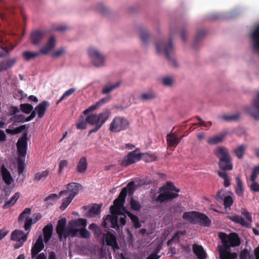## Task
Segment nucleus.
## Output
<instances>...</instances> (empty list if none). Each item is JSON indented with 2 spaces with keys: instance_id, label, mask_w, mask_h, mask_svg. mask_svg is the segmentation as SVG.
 <instances>
[{
  "instance_id": "f257e3e1",
  "label": "nucleus",
  "mask_w": 259,
  "mask_h": 259,
  "mask_svg": "<svg viewBox=\"0 0 259 259\" xmlns=\"http://www.w3.org/2000/svg\"><path fill=\"white\" fill-rule=\"evenodd\" d=\"M218 236L223 244L218 246L220 259H237V253L231 252L230 247L240 245L241 240L238 234L232 233L227 235L224 232H219Z\"/></svg>"
},
{
  "instance_id": "f03ea898",
  "label": "nucleus",
  "mask_w": 259,
  "mask_h": 259,
  "mask_svg": "<svg viewBox=\"0 0 259 259\" xmlns=\"http://www.w3.org/2000/svg\"><path fill=\"white\" fill-rule=\"evenodd\" d=\"M110 115V110L106 109L99 114H89L85 119L81 116L76 123V128L78 130H85L87 127V123L94 126V127L89 132L88 136H90L92 133L97 132L108 119Z\"/></svg>"
},
{
  "instance_id": "7ed1b4c3",
  "label": "nucleus",
  "mask_w": 259,
  "mask_h": 259,
  "mask_svg": "<svg viewBox=\"0 0 259 259\" xmlns=\"http://www.w3.org/2000/svg\"><path fill=\"white\" fill-rule=\"evenodd\" d=\"M174 32L170 30V38L169 40H161L156 44V50L158 53H163L169 63L174 67H178V64L174 56L175 50L172 42V37Z\"/></svg>"
},
{
  "instance_id": "20e7f679",
  "label": "nucleus",
  "mask_w": 259,
  "mask_h": 259,
  "mask_svg": "<svg viewBox=\"0 0 259 259\" xmlns=\"http://www.w3.org/2000/svg\"><path fill=\"white\" fill-rule=\"evenodd\" d=\"M130 125V121L125 117L115 116L111 122L109 130L114 133H119L128 128Z\"/></svg>"
},
{
  "instance_id": "39448f33",
  "label": "nucleus",
  "mask_w": 259,
  "mask_h": 259,
  "mask_svg": "<svg viewBox=\"0 0 259 259\" xmlns=\"http://www.w3.org/2000/svg\"><path fill=\"white\" fill-rule=\"evenodd\" d=\"M241 214L245 218V219L238 215L231 216L230 217V219L232 222L239 224L244 227L250 228L252 222L251 214L245 209L241 210Z\"/></svg>"
},
{
  "instance_id": "423d86ee",
  "label": "nucleus",
  "mask_w": 259,
  "mask_h": 259,
  "mask_svg": "<svg viewBox=\"0 0 259 259\" xmlns=\"http://www.w3.org/2000/svg\"><path fill=\"white\" fill-rule=\"evenodd\" d=\"M142 159V153L139 152V149L129 152L122 160L121 165L126 167L131 164L136 163Z\"/></svg>"
},
{
  "instance_id": "0eeeda50",
  "label": "nucleus",
  "mask_w": 259,
  "mask_h": 259,
  "mask_svg": "<svg viewBox=\"0 0 259 259\" xmlns=\"http://www.w3.org/2000/svg\"><path fill=\"white\" fill-rule=\"evenodd\" d=\"M88 55L95 66L99 67L104 65V57L97 50L92 48H90L88 50Z\"/></svg>"
},
{
  "instance_id": "6e6552de",
  "label": "nucleus",
  "mask_w": 259,
  "mask_h": 259,
  "mask_svg": "<svg viewBox=\"0 0 259 259\" xmlns=\"http://www.w3.org/2000/svg\"><path fill=\"white\" fill-rule=\"evenodd\" d=\"M27 133H24L17 143V147L19 156L24 157L26 154L27 145Z\"/></svg>"
},
{
  "instance_id": "1a4fd4ad",
  "label": "nucleus",
  "mask_w": 259,
  "mask_h": 259,
  "mask_svg": "<svg viewBox=\"0 0 259 259\" xmlns=\"http://www.w3.org/2000/svg\"><path fill=\"white\" fill-rule=\"evenodd\" d=\"M66 219L65 218L58 220L56 230L60 240H61L62 237L65 239L68 237H65L66 234L68 233V226L66 227Z\"/></svg>"
},
{
  "instance_id": "9d476101",
  "label": "nucleus",
  "mask_w": 259,
  "mask_h": 259,
  "mask_svg": "<svg viewBox=\"0 0 259 259\" xmlns=\"http://www.w3.org/2000/svg\"><path fill=\"white\" fill-rule=\"evenodd\" d=\"M68 233H67L65 237H69L71 236L72 237H76L79 236L80 237L83 238H90L91 234L90 233L85 229H72L68 228Z\"/></svg>"
},
{
  "instance_id": "9b49d317",
  "label": "nucleus",
  "mask_w": 259,
  "mask_h": 259,
  "mask_svg": "<svg viewBox=\"0 0 259 259\" xmlns=\"http://www.w3.org/2000/svg\"><path fill=\"white\" fill-rule=\"evenodd\" d=\"M253 106L246 108V112L253 117L255 120H259V93L257 97L253 100Z\"/></svg>"
},
{
  "instance_id": "f8f14e48",
  "label": "nucleus",
  "mask_w": 259,
  "mask_h": 259,
  "mask_svg": "<svg viewBox=\"0 0 259 259\" xmlns=\"http://www.w3.org/2000/svg\"><path fill=\"white\" fill-rule=\"evenodd\" d=\"M163 191V192L161 193L157 196L156 198L157 201L160 202V203L170 201L179 196L178 193H173L169 191Z\"/></svg>"
},
{
  "instance_id": "ddd939ff",
  "label": "nucleus",
  "mask_w": 259,
  "mask_h": 259,
  "mask_svg": "<svg viewBox=\"0 0 259 259\" xmlns=\"http://www.w3.org/2000/svg\"><path fill=\"white\" fill-rule=\"evenodd\" d=\"M44 248V244L43 239L41 235L39 236L36 241L31 248V255L32 259L35 258L36 256Z\"/></svg>"
},
{
  "instance_id": "4468645a",
  "label": "nucleus",
  "mask_w": 259,
  "mask_h": 259,
  "mask_svg": "<svg viewBox=\"0 0 259 259\" xmlns=\"http://www.w3.org/2000/svg\"><path fill=\"white\" fill-rule=\"evenodd\" d=\"M250 38L254 50L259 53V23L252 30L250 34Z\"/></svg>"
},
{
  "instance_id": "2eb2a0df",
  "label": "nucleus",
  "mask_w": 259,
  "mask_h": 259,
  "mask_svg": "<svg viewBox=\"0 0 259 259\" xmlns=\"http://www.w3.org/2000/svg\"><path fill=\"white\" fill-rule=\"evenodd\" d=\"M50 105L48 101H44L35 107L34 111H35V113H37L39 118H41L45 115L47 109Z\"/></svg>"
},
{
  "instance_id": "dca6fc26",
  "label": "nucleus",
  "mask_w": 259,
  "mask_h": 259,
  "mask_svg": "<svg viewBox=\"0 0 259 259\" xmlns=\"http://www.w3.org/2000/svg\"><path fill=\"white\" fill-rule=\"evenodd\" d=\"M213 152L219 160L231 157L228 149L223 146L218 147Z\"/></svg>"
},
{
  "instance_id": "f3484780",
  "label": "nucleus",
  "mask_w": 259,
  "mask_h": 259,
  "mask_svg": "<svg viewBox=\"0 0 259 259\" xmlns=\"http://www.w3.org/2000/svg\"><path fill=\"white\" fill-rule=\"evenodd\" d=\"M104 238L107 245L112 246L114 249H118L119 248L116 237L113 234L108 231L106 233V236H104Z\"/></svg>"
},
{
  "instance_id": "a211bd4d",
  "label": "nucleus",
  "mask_w": 259,
  "mask_h": 259,
  "mask_svg": "<svg viewBox=\"0 0 259 259\" xmlns=\"http://www.w3.org/2000/svg\"><path fill=\"white\" fill-rule=\"evenodd\" d=\"M111 223V227L116 228L118 227V217L117 216H113L110 214L106 215L102 222V225L105 228L108 227V224Z\"/></svg>"
},
{
  "instance_id": "6ab92c4d",
  "label": "nucleus",
  "mask_w": 259,
  "mask_h": 259,
  "mask_svg": "<svg viewBox=\"0 0 259 259\" xmlns=\"http://www.w3.org/2000/svg\"><path fill=\"white\" fill-rule=\"evenodd\" d=\"M196 224L204 227H209L211 224V221L206 214L198 211Z\"/></svg>"
},
{
  "instance_id": "aec40b11",
  "label": "nucleus",
  "mask_w": 259,
  "mask_h": 259,
  "mask_svg": "<svg viewBox=\"0 0 259 259\" xmlns=\"http://www.w3.org/2000/svg\"><path fill=\"white\" fill-rule=\"evenodd\" d=\"M220 168L223 171L231 170L233 169V163L231 157L221 159L219 162Z\"/></svg>"
},
{
  "instance_id": "412c9836",
  "label": "nucleus",
  "mask_w": 259,
  "mask_h": 259,
  "mask_svg": "<svg viewBox=\"0 0 259 259\" xmlns=\"http://www.w3.org/2000/svg\"><path fill=\"white\" fill-rule=\"evenodd\" d=\"M28 232L25 233L22 231L16 230L13 231L11 236V239L13 241H23L25 242L27 238Z\"/></svg>"
},
{
  "instance_id": "4be33fe9",
  "label": "nucleus",
  "mask_w": 259,
  "mask_h": 259,
  "mask_svg": "<svg viewBox=\"0 0 259 259\" xmlns=\"http://www.w3.org/2000/svg\"><path fill=\"white\" fill-rule=\"evenodd\" d=\"M55 45V37L54 36H52L48 40L46 45L44 47L40 49L39 52H38L39 53V54H47L51 50H52L54 48Z\"/></svg>"
},
{
  "instance_id": "5701e85b",
  "label": "nucleus",
  "mask_w": 259,
  "mask_h": 259,
  "mask_svg": "<svg viewBox=\"0 0 259 259\" xmlns=\"http://www.w3.org/2000/svg\"><path fill=\"white\" fill-rule=\"evenodd\" d=\"M81 187V185L76 183H71L68 184L67 186V190H64L67 191L64 194H67L69 193V195H71L74 197L79 192V188Z\"/></svg>"
},
{
  "instance_id": "b1692460",
  "label": "nucleus",
  "mask_w": 259,
  "mask_h": 259,
  "mask_svg": "<svg viewBox=\"0 0 259 259\" xmlns=\"http://www.w3.org/2000/svg\"><path fill=\"white\" fill-rule=\"evenodd\" d=\"M45 35L43 31L36 30L32 32L30 35L32 43L34 45L39 44Z\"/></svg>"
},
{
  "instance_id": "393cba45",
  "label": "nucleus",
  "mask_w": 259,
  "mask_h": 259,
  "mask_svg": "<svg viewBox=\"0 0 259 259\" xmlns=\"http://www.w3.org/2000/svg\"><path fill=\"white\" fill-rule=\"evenodd\" d=\"M167 143L170 147H176L180 142L181 138L174 133H170L166 136Z\"/></svg>"
},
{
  "instance_id": "a878e982",
  "label": "nucleus",
  "mask_w": 259,
  "mask_h": 259,
  "mask_svg": "<svg viewBox=\"0 0 259 259\" xmlns=\"http://www.w3.org/2000/svg\"><path fill=\"white\" fill-rule=\"evenodd\" d=\"M16 58L9 59L0 62V72L11 69L16 63Z\"/></svg>"
},
{
  "instance_id": "bb28decb",
  "label": "nucleus",
  "mask_w": 259,
  "mask_h": 259,
  "mask_svg": "<svg viewBox=\"0 0 259 259\" xmlns=\"http://www.w3.org/2000/svg\"><path fill=\"white\" fill-rule=\"evenodd\" d=\"M192 248L194 253L198 259H206V254L202 246L195 244Z\"/></svg>"
},
{
  "instance_id": "cd10ccee",
  "label": "nucleus",
  "mask_w": 259,
  "mask_h": 259,
  "mask_svg": "<svg viewBox=\"0 0 259 259\" xmlns=\"http://www.w3.org/2000/svg\"><path fill=\"white\" fill-rule=\"evenodd\" d=\"M87 226V220L85 219L79 218L77 220L72 221L68 223V228L77 229L76 227H83Z\"/></svg>"
},
{
  "instance_id": "c85d7f7f",
  "label": "nucleus",
  "mask_w": 259,
  "mask_h": 259,
  "mask_svg": "<svg viewBox=\"0 0 259 259\" xmlns=\"http://www.w3.org/2000/svg\"><path fill=\"white\" fill-rule=\"evenodd\" d=\"M197 212L196 211L185 212L183 214L182 218L190 223L195 224H196Z\"/></svg>"
},
{
  "instance_id": "c756f323",
  "label": "nucleus",
  "mask_w": 259,
  "mask_h": 259,
  "mask_svg": "<svg viewBox=\"0 0 259 259\" xmlns=\"http://www.w3.org/2000/svg\"><path fill=\"white\" fill-rule=\"evenodd\" d=\"M88 167L87 159L85 157H82L79 159L76 166L77 172L83 174L85 172Z\"/></svg>"
},
{
  "instance_id": "7c9ffc66",
  "label": "nucleus",
  "mask_w": 259,
  "mask_h": 259,
  "mask_svg": "<svg viewBox=\"0 0 259 259\" xmlns=\"http://www.w3.org/2000/svg\"><path fill=\"white\" fill-rule=\"evenodd\" d=\"M227 134V132H223L219 135L210 137L208 139L207 142L210 145H215L219 144L223 141Z\"/></svg>"
},
{
  "instance_id": "2f4dec72",
  "label": "nucleus",
  "mask_w": 259,
  "mask_h": 259,
  "mask_svg": "<svg viewBox=\"0 0 259 259\" xmlns=\"http://www.w3.org/2000/svg\"><path fill=\"white\" fill-rule=\"evenodd\" d=\"M53 232V225L52 224L47 225L43 229L44 241L47 243L50 240Z\"/></svg>"
},
{
  "instance_id": "473e14b6",
  "label": "nucleus",
  "mask_w": 259,
  "mask_h": 259,
  "mask_svg": "<svg viewBox=\"0 0 259 259\" xmlns=\"http://www.w3.org/2000/svg\"><path fill=\"white\" fill-rule=\"evenodd\" d=\"M2 173L3 181L7 185H10L13 180L10 172L6 167L3 166L2 169Z\"/></svg>"
},
{
  "instance_id": "72a5a7b5",
  "label": "nucleus",
  "mask_w": 259,
  "mask_h": 259,
  "mask_svg": "<svg viewBox=\"0 0 259 259\" xmlns=\"http://www.w3.org/2000/svg\"><path fill=\"white\" fill-rule=\"evenodd\" d=\"M102 204H94L88 211V216L90 218H94L97 214L100 213Z\"/></svg>"
},
{
  "instance_id": "f704fd0d",
  "label": "nucleus",
  "mask_w": 259,
  "mask_h": 259,
  "mask_svg": "<svg viewBox=\"0 0 259 259\" xmlns=\"http://www.w3.org/2000/svg\"><path fill=\"white\" fill-rule=\"evenodd\" d=\"M20 197V194L18 192H16L14 194V195L8 200H7L5 204L3 205V208L4 209H6L9 208L10 207L14 205L17 200Z\"/></svg>"
},
{
  "instance_id": "c9c22d12",
  "label": "nucleus",
  "mask_w": 259,
  "mask_h": 259,
  "mask_svg": "<svg viewBox=\"0 0 259 259\" xmlns=\"http://www.w3.org/2000/svg\"><path fill=\"white\" fill-rule=\"evenodd\" d=\"M125 213L131 219L134 226L136 228H139L141 227V224L139 222V218L137 215L133 214L128 210H125Z\"/></svg>"
},
{
  "instance_id": "e433bc0d",
  "label": "nucleus",
  "mask_w": 259,
  "mask_h": 259,
  "mask_svg": "<svg viewBox=\"0 0 259 259\" xmlns=\"http://www.w3.org/2000/svg\"><path fill=\"white\" fill-rule=\"evenodd\" d=\"M246 149V145L244 144L240 145L234 150V153L239 159H242L245 154Z\"/></svg>"
},
{
  "instance_id": "4c0bfd02",
  "label": "nucleus",
  "mask_w": 259,
  "mask_h": 259,
  "mask_svg": "<svg viewBox=\"0 0 259 259\" xmlns=\"http://www.w3.org/2000/svg\"><path fill=\"white\" fill-rule=\"evenodd\" d=\"M120 81H118L113 84H110L104 86L102 89V93L103 94H108L113 90L118 88L120 85Z\"/></svg>"
},
{
  "instance_id": "58836bf2",
  "label": "nucleus",
  "mask_w": 259,
  "mask_h": 259,
  "mask_svg": "<svg viewBox=\"0 0 259 259\" xmlns=\"http://www.w3.org/2000/svg\"><path fill=\"white\" fill-rule=\"evenodd\" d=\"M237 187L235 189V193L238 196H242L244 193V188L241 180L239 177L236 178Z\"/></svg>"
},
{
  "instance_id": "ea45409f",
  "label": "nucleus",
  "mask_w": 259,
  "mask_h": 259,
  "mask_svg": "<svg viewBox=\"0 0 259 259\" xmlns=\"http://www.w3.org/2000/svg\"><path fill=\"white\" fill-rule=\"evenodd\" d=\"M160 190L161 191L162 190L169 191L170 192L175 191L176 193L180 191V190L178 188H177L175 186L170 182H167L165 186L160 189Z\"/></svg>"
},
{
  "instance_id": "a19ab883",
  "label": "nucleus",
  "mask_w": 259,
  "mask_h": 259,
  "mask_svg": "<svg viewBox=\"0 0 259 259\" xmlns=\"http://www.w3.org/2000/svg\"><path fill=\"white\" fill-rule=\"evenodd\" d=\"M186 233L187 232L186 230L177 231L176 233H175V234L174 235L172 238L167 241V245L170 246L172 242L176 239L177 240L178 242H179L180 236L185 235L186 234Z\"/></svg>"
},
{
  "instance_id": "79ce46f5",
  "label": "nucleus",
  "mask_w": 259,
  "mask_h": 259,
  "mask_svg": "<svg viewBox=\"0 0 259 259\" xmlns=\"http://www.w3.org/2000/svg\"><path fill=\"white\" fill-rule=\"evenodd\" d=\"M39 55V52H31L29 51L24 52L22 54L23 57L26 61H29Z\"/></svg>"
},
{
  "instance_id": "37998d69",
  "label": "nucleus",
  "mask_w": 259,
  "mask_h": 259,
  "mask_svg": "<svg viewBox=\"0 0 259 259\" xmlns=\"http://www.w3.org/2000/svg\"><path fill=\"white\" fill-rule=\"evenodd\" d=\"M33 107L30 104L24 103L20 105V109L22 112L25 114H29L31 113L33 110Z\"/></svg>"
},
{
  "instance_id": "c03bdc74",
  "label": "nucleus",
  "mask_w": 259,
  "mask_h": 259,
  "mask_svg": "<svg viewBox=\"0 0 259 259\" xmlns=\"http://www.w3.org/2000/svg\"><path fill=\"white\" fill-rule=\"evenodd\" d=\"M156 98L155 94L151 91L144 93L141 95V99L143 101L151 100Z\"/></svg>"
},
{
  "instance_id": "a18cd8bd",
  "label": "nucleus",
  "mask_w": 259,
  "mask_h": 259,
  "mask_svg": "<svg viewBox=\"0 0 259 259\" xmlns=\"http://www.w3.org/2000/svg\"><path fill=\"white\" fill-rule=\"evenodd\" d=\"M49 173L50 171L48 169L37 172L35 175L34 180L37 181L43 180L49 176Z\"/></svg>"
},
{
  "instance_id": "49530a36",
  "label": "nucleus",
  "mask_w": 259,
  "mask_h": 259,
  "mask_svg": "<svg viewBox=\"0 0 259 259\" xmlns=\"http://www.w3.org/2000/svg\"><path fill=\"white\" fill-rule=\"evenodd\" d=\"M142 159L147 162L154 161L157 160V157L154 154L142 153Z\"/></svg>"
},
{
  "instance_id": "de8ad7c7",
  "label": "nucleus",
  "mask_w": 259,
  "mask_h": 259,
  "mask_svg": "<svg viewBox=\"0 0 259 259\" xmlns=\"http://www.w3.org/2000/svg\"><path fill=\"white\" fill-rule=\"evenodd\" d=\"M206 31L203 29L199 30L198 31L196 36L195 39L194 44L193 46V47L195 49L196 47L195 44L198 43L206 35Z\"/></svg>"
},
{
  "instance_id": "09e8293b",
  "label": "nucleus",
  "mask_w": 259,
  "mask_h": 259,
  "mask_svg": "<svg viewBox=\"0 0 259 259\" xmlns=\"http://www.w3.org/2000/svg\"><path fill=\"white\" fill-rule=\"evenodd\" d=\"M130 203L132 209L135 211H139L142 207L140 202L138 200L134 199L133 197L131 198Z\"/></svg>"
},
{
  "instance_id": "8fccbe9b",
  "label": "nucleus",
  "mask_w": 259,
  "mask_h": 259,
  "mask_svg": "<svg viewBox=\"0 0 259 259\" xmlns=\"http://www.w3.org/2000/svg\"><path fill=\"white\" fill-rule=\"evenodd\" d=\"M240 114L236 113L232 115H224L222 117V119L227 121H237L240 118Z\"/></svg>"
},
{
  "instance_id": "3c124183",
  "label": "nucleus",
  "mask_w": 259,
  "mask_h": 259,
  "mask_svg": "<svg viewBox=\"0 0 259 259\" xmlns=\"http://www.w3.org/2000/svg\"><path fill=\"white\" fill-rule=\"evenodd\" d=\"M140 38L143 43L146 44L148 41V38H149V35L145 29L141 28L140 29Z\"/></svg>"
},
{
  "instance_id": "603ef678",
  "label": "nucleus",
  "mask_w": 259,
  "mask_h": 259,
  "mask_svg": "<svg viewBox=\"0 0 259 259\" xmlns=\"http://www.w3.org/2000/svg\"><path fill=\"white\" fill-rule=\"evenodd\" d=\"M67 191H61L59 192L58 195H57L56 194H51L45 198V201H48L49 200H56L57 199H60L61 198V197Z\"/></svg>"
},
{
  "instance_id": "864d4df0",
  "label": "nucleus",
  "mask_w": 259,
  "mask_h": 259,
  "mask_svg": "<svg viewBox=\"0 0 259 259\" xmlns=\"http://www.w3.org/2000/svg\"><path fill=\"white\" fill-rule=\"evenodd\" d=\"M74 198V197L69 195L67 197L63 199L62 200V204L60 207V208L62 209L66 208L68 206V205L71 202L72 200Z\"/></svg>"
},
{
  "instance_id": "5fc2aeb1",
  "label": "nucleus",
  "mask_w": 259,
  "mask_h": 259,
  "mask_svg": "<svg viewBox=\"0 0 259 259\" xmlns=\"http://www.w3.org/2000/svg\"><path fill=\"white\" fill-rule=\"evenodd\" d=\"M11 120L15 123L24 122V115L22 114L14 115L11 118Z\"/></svg>"
},
{
  "instance_id": "6e6d98bb",
  "label": "nucleus",
  "mask_w": 259,
  "mask_h": 259,
  "mask_svg": "<svg viewBox=\"0 0 259 259\" xmlns=\"http://www.w3.org/2000/svg\"><path fill=\"white\" fill-rule=\"evenodd\" d=\"M75 91V89L74 88H71L68 90H67L64 94L62 96V97L60 98V99L57 101V104H58L61 101H62L66 97H69L72 94H73Z\"/></svg>"
},
{
  "instance_id": "4d7b16f0",
  "label": "nucleus",
  "mask_w": 259,
  "mask_h": 259,
  "mask_svg": "<svg viewBox=\"0 0 259 259\" xmlns=\"http://www.w3.org/2000/svg\"><path fill=\"white\" fill-rule=\"evenodd\" d=\"M34 223L32 221V219L31 218L27 217L24 223V229L26 231H28V232L30 231L31 229V225Z\"/></svg>"
},
{
  "instance_id": "13d9d810",
  "label": "nucleus",
  "mask_w": 259,
  "mask_h": 259,
  "mask_svg": "<svg viewBox=\"0 0 259 259\" xmlns=\"http://www.w3.org/2000/svg\"><path fill=\"white\" fill-rule=\"evenodd\" d=\"M233 203V199L230 196H226L224 200V205L226 208L230 207Z\"/></svg>"
},
{
  "instance_id": "bf43d9fd",
  "label": "nucleus",
  "mask_w": 259,
  "mask_h": 259,
  "mask_svg": "<svg viewBox=\"0 0 259 259\" xmlns=\"http://www.w3.org/2000/svg\"><path fill=\"white\" fill-rule=\"evenodd\" d=\"M124 202L117 198L113 201V205L116 206L120 209H122L123 210H124L125 208L124 207Z\"/></svg>"
},
{
  "instance_id": "052dcab7",
  "label": "nucleus",
  "mask_w": 259,
  "mask_h": 259,
  "mask_svg": "<svg viewBox=\"0 0 259 259\" xmlns=\"http://www.w3.org/2000/svg\"><path fill=\"white\" fill-rule=\"evenodd\" d=\"M31 209L30 208H26L20 214L18 221L19 222L23 220L26 215L29 214L31 213Z\"/></svg>"
},
{
  "instance_id": "680f3d73",
  "label": "nucleus",
  "mask_w": 259,
  "mask_h": 259,
  "mask_svg": "<svg viewBox=\"0 0 259 259\" xmlns=\"http://www.w3.org/2000/svg\"><path fill=\"white\" fill-rule=\"evenodd\" d=\"M24 170V165L21 161H18V171L19 175L22 174V180L21 182H23V180L25 178V175L23 173Z\"/></svg>"
},
{
  "instance_id": "e2e57ef3",
  "label": "nucleus",
  "mask_w": 259,
  "mask_h": 259,
  "mask_svg": "<svg viewBox=\"0 0 259 259\" xmlns=\"http://www.w3.org/2000/svg\"><path fill=\"white\" fill-rule=\"evenodd\" d=\"M127 190L126 187L122 188L117 198L123 202H125V198L127 195Z\"/></svg>"
},
{
  "instance_id": "0e129e2a",
  "label": "nucleus",
  "mask_w": 259,
  "mask_h": 259,
  "mask_svg": "<svg viewBox=\"0 0 259 259\" xmlns=\"http://www.w3.org/2000/svg\"><path fill=\"white\" fill-rule=\"evenodd\" d=\"M99 107V103H96L95 104L91 106L88 109H85L83 111V114L87 115L89 112H92L95 110Z\"/></svg>"
},
{
  "instance_id": "69168bd1",
  "label": "nucleus",
  "mask_w": 259,
  "mask_h": 259,
  "mask_svg": "<svg viewBox=\"0 0 259 259\" xmlns=\"http://www.w3.org/2000/svg\"><path fill=\"white\" fill-rule=\"evenodd\" d=\"M162 83L165 86H170L172 84V79L169 76L164 77L162 79Z\"/></svg>"
},
{
  "instance_id": "338daca9",
  "label": "nucleus",
  "mask_w": 259,
  "mask_h": 259,
  "mask_svg": "<svg viewBox=\"0 0 259 259\" xmlns=\"http://www.w3.org/2000/svg\"><path fill=\"white\" fill-rule=\"evenodd\" d=\"M68 162L66 160H62L60 162L59 165L58 172L60 174L62 172L63 169L67 166Z\"/></svg>"
},
{
  "instance_id": "774afa93",
  "label": "nucleus",
  "mask_w": 259,
  "mask_h": 259,
  "mask_svg": "<svg viewBox=\"0 0 259 259\" xmlns=\"http://www.w3.org/2000/svg\"><path fill=\"white\" fill-rule=\"evenodd\" d=\"M250 189L251 191L254 192H259V184H258L256 182H252V184L250 186Z\"/></svg>"
}]
</instances>
